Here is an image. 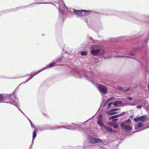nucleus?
I'll return each instance as SVG.
<instances>
[{"label": "nucleus", "mask_w": 149, "mask_h": 149, "mask_svg": "<svg viewBox=\"0 0 149 149\" xmlns=\"http://www.w3.org/2000/svg\"><path fill=\"white\" fill-rule=\"evenodd\" d=\"M92 50L91 53L95 56H98L99 53L101 51H103L104 49L102 45H96L91 46Z\"/></svg>", "instance_id": "1"}, {"label": "nucleus", "mask_w": 149, "mask_h": 149, "mask_svg": "<svg viewBox=\"0 0 149 149\" xmlns=\"http://www.w3.org/2000/svg\"><path fill=\"white\" fill-rule=\"evenodd\" d=\"M79 125L77 124H75L74 123L72 124L71 125H67V126L68 127H66L65 126H62L59 127H52L49 128L47 129H50L52 130H55L57 129L58 128H64L68 130H74L77 129V127L79 126Z\"/></svg>", "instance_id": "2"}, {"label": "nucleus", "mask_w": 149, "mask_h": 149, "mask_svg": "<svg viewBox=\"0 0 149 149\" xmlns=\"http://www.w3.org/2000/svg\"><path fill=\"white\" fill-rule=\"evenodd\" d=\"M95 75V74L93 72L92 73V75L91 76H88L86 74L83 73H81L80 72H76V73L74 74V76L79 78H81L82 77H86L88 78H89L92 82L94 81V80L95 79V77H94L93 76Z\"/></svg>", "instance_id": "3"}, {"label": "nucleus", "mask_w": 149, "mask_h": 149, "mask_svg": "<svg viewBox=\"0 0 149 149\" xmlns=\"http://www.w3.org/2000/svg\"><path fill=\"white\" fill-rule=\"evenodd\" d=\"M131 124V121L130 119H128L124 122L121 123L120 124V126L122 128L125 129L127 130H130L132 128V127L130 126Z\"/></svg>", "instance_id": "4"}, {"label": "nucleus", "mask_w": 149, "mask_h": 149, "mask_svg": "<svg viewBox=\"0 0 149 149\" xmlns=\"http://www.w3.org/2000/svg\"><path fill=\"white\" fill-rule=\"evenodd\" d=\"M3 96L4 97H3V100L6 101V103H9L10 104L15 105L16 106V105H15V104H17L18 103V102L16 101H14L10 97V95L3 94Z\"/></svg>", "instance_id": "5"}, {"label": "nucleus", "mask_w": 149, "mask_h": 149, "mask_svg": "<svg viewBox=\"0 0 149 149\" xmlns=\"http://www.w3.org/2000/svg\"><path fill=\"white\" fill-rule=\"evenodd\" d=\"M97 88L102 94H106L107 93L108 89L106 86L100 84L98 85Z\"/></svg>", "instance_id": "6"}, {"label": "nucleus", "mask_w": 149, "mask_h": 149, "mask_svg": "<svg viewBox=\"0 0 149 149\" xmlns=\"http://www.w3.org/2000/svg\"><path fill=\"white\" fill-rule=\"evenodd\" d=\"M88 141L89 143H102L103 141V140L97 138H96L95 137H90L88 139Z\"/></svg>", "instance_id": "7"}, {"label": "nucleus", "mask_w": 149, "mask_h": 149, "mask_svg": "<svg viewBox=\"0 0 149 149\" xmlns=\"http://www.w3.org/2000/svg\"><path fill=\"white\" fill-rule=\"evenodd\" d=\"M103 120L102 117V115H99L98 118L97 120V124L100 126L101 129L103 130L104 126V124L103 123Z\"/></svg>", "instance_id": "8"}, {"label": "nucleus", "mask_w": 149, "mask_h": 149, "mask_svg": "<svg viewBox=\"0 0 149 149\" xmlns=\"http://www.w3.org/2000/svg\"><path fill=\"white\" fill-rule=\"evenodd\" d=\"M59 12L60 13L63 14V10L65 9H67V7L65 6L64 2H62L61 4L59 5Z\"/></svg>", "instance_id": "9"}, {"label": "nucleus", "mask_w": 149, "mask_h": 149, "mask_svg": "<svg viewBox=\"0 0 149 149\" xmlns=\"http://www.w3.org/2000/svg\"><path fill=\"white\" fill-rule=\"evenodd\" d=\"M81 10H75L73 9H70V12L72 14H75L76 15L79 16H81Z\"/></svg>", "instance_id": "10"}, {"label": "nucleus", "mask_w": 149, "mask_h": 149, "mask_svg": "<svg viewBox=\"0 0 149 149\" xmlns=\"http://www.w3.org/2000/svg\"><path fill=\"white\" fill-rule=\"evenodd\" d=\"M41 72V71L40 70H39V71H38L37 72H34V73H33L31 74H30V77H29V78H28L27 79V81H26L25 82H23L22 83L24 84V83L27 82L28 81H29L30 79H32L33 77L35 76L36 75L38 74V73L40 72Z\"/></svg>", "instance_id": "11"}, {"label": "nucleus", "mask_w": 149, "mask_h": 149, "mask_svg": "<svg viewBox=\"0 0 149 149\" xmlns=\"http://www.w3.org/2000/svg\"><path fill=\"white\" fill-rule=\"evenodd\" d=\"M55 62L52 63H50L49 65H47L46 67L43 68L42 69H40L41 71L44 70H45L48 68L52 67L55 65Z\"/></svg>", "instance_id": "12"}, {"label": "nucleus", "mask_w": 149, "mask_h": 149, "mask_svg": "<svg viewBox=\"0 0 149 149\" xmlns=\"http://www.w3.org/2000/svg\"><path fill=\"white\" fill-rule=\"evenodd\" d=\"M124 113V112H123V113H120L118 115H115L114 116H112L111 117H110L109 118V119H113L115 118L118 117L119 116H122L123 115V114Z\"/></svg>", "instance_id": "13"}, {"label": "nucleus", "mask_w": 149, "mask_h": 149, "mask_svg": "<svg viewBox=\"0 0 149 149\" xmlns=\"http://www.w3.org/2000/svg\"><path fill=\"white\" fill-rule=\"evenodd\" d=\"M146 118L145 116H143L139 117V120L144 122L146 121Z\"/></svg>", "instance_id": "14"}, {"label": "nucleus", "mask_w": 149, "mask_h": 149, "mask_svg": "<svg viewBox=\"0 0 149 149\" xmlns=\"http://www.w3.org/2000/svg\"><path fill=\"white\" fill-rule=\"evenodd\" d=\"M122 103V102L121 101H117L114 102L113 103V104L115 107L116 106L120 104H121Z\"/></svg>", "instance_id": "15"}, {"label": "nucleus", "mask_w": 149, "mask_h": 149, "mask_svg": "<svg viewBox=\"0 0 149 149\" xmlns=\"http://www.w3.org/2000/svg\"><path fill=\"white\" fill-rule=\"evenodd\" d=\"M36 129H35V130H34V131L33 132V140H32V144L33 142L34 139L35 138L36 136Z\"/></svg>", "instance_id": "16"}, {"label": "nucleus", "mask_w": 149, "mask_h": 149, "mask_svg": "<svg viewBox=\"0 0 149 149\" xmlns=\"http://www.w3.org/2000/svg\"><path fill=\"white\" fill-rule=\"evenodd\" d=\"M105 128L107 131L111 132H113V130L109 127H107L106 126H104L103 128Z\"/></svg>", "instance_id": "17"}, {"label": "nucleus", "mask_w": 149, "mask_h": 149, "mask_svg": "<svg viewBox=\"0 0 149 149\" xmlns=\"http://www.w3.org/2000/svg\"><path fill=\"white\" fill-rule=\"evenodd\" d=\"M85 16H87L90 15L91 13L90 11L88 10H85Z\"/></svg>", "instance_id": "18"}, {"label": "nucleus", "mask_w": 149, "mask_h": 149, "mask_svg": "<svg viewBox=\"0 0 149 149\" xmlns=\"http://www.w3.org/2000/svg\"><path fill=\"white\" fill-rule=\"evenodd\" d=\"M81 54L82 56H86L87 54V52L86 51H83L81 52Z\"/></svg>", "instance_id": "19"}, {"label": "nucleus", "mask_w": 149, "mask_h": 149, "mask_svg": "<svg viewBox=\"0 0 149 149\" xmlns=\"http://www.w3.org/2000/svg\"><path fill=\"white\" fill-rule=\"evenodd\" d=\"M81 16H85V10H81Z\"/></svg>", "instance_id": "20"}, {"label": "nucleus", "mask_w": 149, "mask_h": 149, "mask_svg": "<svg viewBox=\"0 0 149 149\" xmlns=\"http://www.w3.org/2000/svg\"><path fill=\"white\" fill-rule=\"evenodd\" d=\"M110 102L109 99H107L106 101L104 103V105L106 106L107 104L108 103Z\"/></svg>", "instance_id": "21"}, {"label": "nucleus", "mask_w": 149, "mask_h": 149, "mask_svg": "<svg viewBox=\"0 0 149 149\" xmlns=\"http://www.w3.org/2000/svg\"><path fill=\"white\" fill-rule=\"evenodd\" d=\"M143 106V105H138L136 106V108L138 109H140Z\"/></svg>", "instance_id": "22"}, {"label": "nucleus", "mask_w": 149, "mask_h": 149, "mask_svg": "<svg viewBox=\"0 0 149 149\" xmlns=\"http://www.w3.org/2000/svg\"><path fill=\"white\" fill-rule=\"evenodd\" d=\"M143 126V124L141 123H139L138 125V127H142Z\"/></svg>", "instance_id": "23"}, {"label": "nucleus", "mask_w": 149, "mask_h": 149, "mask_svg": "<svg viewBox=\"0 0 149 149\" xmlns=\"http://www.w3.org/2000/svg\"><path fill=\"white\" fill-rule=\"evenodd\" d=\"M3 95L0 94V100H3Z\"/></svg>", "instance_id": "24"}, {"label": "nucleus", "mask_w": 149, "mask_h": 149, "mask_svg": "<svg viewBox=\"0 0 149 149\" xmlns=\"http://www.w3.org/2000/svg\"><path fill=\"white\" fill-rule=\"evenodd\" d=\"M134 120L136 122L138 121V120H139V117L138 118H136L134 119Z\"/></svg>", "instance_id": "25"}, {"label": "nucleus", "mask_w": 149, "mask_h": 149, "mask_svg": "<svg viewBox=\"0 0 149 149\" xmlns=\"http://www.w3.org/2000/svg\"><path fill=\"white\" fill-rule=\"evenodd\" d=\"M112 104H113V102H111L110 103H109V104H108V109H109L110 108V105Z\"/></svg>", "instance_id": "26"}, {"label": "nucleus", "mask_w": 149, "mask_h": 149, "mask_svg": "<svg viewBox=\"0 0 149 149\" xmlns=\"http://www.w3.org/2000/svg\"><path fill=\"white\" fill-rule=\"evenodd\" d=\"M118 125H114L113 126V127L116 128H118Z\"/></svg>", "instance_id": "27"}, {"label": "nucleus", "mask_w": 149, "mask_h": 149, "mask_svg": "<svg viewBox=\"0 0 149 149\" xmlns=\"http://www.w3.org/2000/svg\"><path fill=\"white\" fill-rule=\"evenodd\" d=\"M114 97H111V98H109V99H109L110 100V101H111V100H113L114 99Z\"/></svg>", "instance_id": "28"}, {"label": "nucleus", "mask_w": 149, "mask_h": 149, "mask_svg": "<svg viewBox=\"0 0 149 149\" xmlns=\"http://www.w3.org/2000/svg\"><path fill=\"white\" fill-rule=\"evenodd\" d=\"M118 109H113L111 111H114L118 110Z\"/></svg>", "instance_id": "29"}, {"label": "nucleus", "mask_w": 149, "mask_h": 149, "mask_svg": "<svg viewBox=\"0 0 149 149\" xmlns=\"http://www.w3.org/2000/svg\"><path fill=\"white\" fill-rule=\"evenodd\" d=\"M31 127L32 128H35L34 127V126L33 124V123H32V122H31Z\"/></svg>", "instance_id": "30"}, {"label": "nucleus", "mask_w": 149, "mask_h": 149, "mask_svg": "<svg viewBox=\"0 0 149 149\" xmlns=\"http://www.w3.org/2000/svg\"><path fill=\"white\" fill-rule=\"evenodd\" d=\"M31 127L32 128H35L34 127V126L33 124V123H32V122H31Z\"/></svg>", "instance_id": "31"}, {"label": "nucleus", "mask_w": 149, "mask_h": 149, "mask_svg": "<svg viewBox=\"0 0 149 149\" xmlns=\"http://www.w3.org/2000/svg\"><path fill=\"white\" fill-rule=\"evenodd\" d=\"M31 127L32 128H35L34 127V126L33 124V123H32V122H31Z\"/></svg>", "instance_id": "32"}, {"label": "nucleus", "mask_w": 149, "mask_h": 149, "mask_svg": "<svg viewBox=\"0 0 149 149\" xmlns=\"http://www.w3.org/2000/svg\"><path fill=\"white\" fill-rule=\"evenodd\" d=\"M136 105V104H134L133 103H131L129 105L130 106H135Z\"/></svg>", "instance_id": "33"}, {"label": "nucleus", "mask_w": 149, "mask_h": 149, "mask_svg": "<svg viewBox=\"0 0 149 149\" xmlns=\"http://www.w3.org/2000/svg\"><path fill=\"white\" fill-rule=\"evenodd\" d=\"M112 123L111 122H109L108 123V125L110 126H112Z\"/></svg>", "instance_id": "34"}, {"label": "nucleus", "mask_w": 149, "mask_h": 149, "mask_svg": "<svg viewBox=\"0 0 149 149\" xmlns=\"http://www.w3.org/2000/svg\"><path fill=\"white\" fill-rule=\"evenodd\" d=\"M127 98L130 100H132V98L130 97H129Z\"/></svg>", "instance_id": "35"}, {"label": "nucleus", "mask_w": 149, "mask_h": 149, "mask_svg": "<svg viewBox=\"0 0 149 149\" xmlns=\"http://www.w3.org/2000/svg\"><path fill=\"white\" fill-rule=\"evenodd\" d=\"M118 57H128V58H130V57H128V56H118Z\"/></svg>", "instance_id": "36"}, {"label": "nucleus", "mask_w": 149, "mask_h": 149, "mask_svg": "<svg viewBox=\"0 0 149 149\" xmlns=\"http://www.w3.org/2000/svg\"><path fill=\"white\" fill-rule=\"evenodd\" d=\"M16 107H17L18 108V109H19V110L22 112V113L24 115V113L23 112L21 111L20 110V109H19V108L17 106H16Z\"/></svg>", "instance_id": "37"}, {"label": "nucleus", "mask_w": 149, "mask_h": 149, "mask_svg": "<svg viewBox=\"0 0 149 149\" xmlns=\"http://www.w3.org/2000/svg\"><path fill=\"white\" fill-rule=\"evenodd\" d=\"M113 132H111L115 133L116 132L115 131H114L113 130Z\"/></svg>", "instance_id": "38"}, {"label": "nucleus", "mask_w": 149, "mask_h": 149, "mask_svg": "<svg viewBox=\"0 0 149 149\" xmlns=\"http://www.w3.org/2000/svg\"><path fill=\"white\" fill-rule=\"evenodd\" d=\"M118 89H120V90L121 89V87H120H120H118Z\"/></svg>", "instance_id": "39"}, {"label": "nucleus", "mask_w": 149, "mask_h": 149, "mask_svg": "<svg viewBox=\"0 0 149 149\" xmlns=\"http://www.w3.org/2000/svg\"><path fill=\"white\" fill-rule=\"evenodd\" d=\"M43 3V4H44V3Z\"/></svg>", "instance_id": "40"}, {"label": "nucleus", "mask_w": 149, "mask_h": 149, "mask_svg": "<svg viewBox=\"0 0 149 149\" xmlns=\"http://www.w3.org/2000/svg\"><path fill=\"white\" fill-rule=\"evenodd\" d=\"M134 53H131V54L130 55H131V56H134Z\"/></svg>", "instance_id": "41"}, {"label": "nucleus", "mask_w": 149, "mask_h": 149, "mask_svg": "<svg viewBox=\"0 0 149 149\" xmlns=\"http://www.w3.org/2000/svg\"><path fill=\"white\" fill-rule=\"evenodd\" d=\"M148 90H149V82H148Z\"/></svg>", "instance_id": "42"}, {"label": "nucleus", "mask_w": 149, "mask_h": 149, "mask_svg": "<svg viewBox=\"0 0 149 149\" xmlns=\"http://www.w3.org/2000/svg\"><path fill=\"white\" fill-rule=\"evenodd\" d=\"M115 113L116 112H113V113H111V114L112 115V114H115Z\"/></svg>", "instance_id": "43"}, {"label": "nucleus", "mask_w": 149, "mask_h": 149, "mask_svg": "<svg viewBox=\"0 0 149 149\" xmlns=\"http://www.w3.org/2000/svg\"><path fill=\"white\" fill-rule=\"evenodd\" d=\"M30 122L31 123V122H32L29 119Z\"/></svg>", "instance_id": "44"}, {"label": "nucleus", "mask_w": 149, "mask_h": 149, "mask_svg": "<svg viewBox=\"0 0 149 149\" xmlns=\"http://www.w3.org/2000/svg\"><path fill=\"white\" fill-rule=\"evenodd\" d=\"M30 122L31 123V122H32L29 119Z\"/></svg>", "instance_id": "45"}, {"label": "nucleus", "mask_w": 149, "mask_h": 149, "mask_svg": "<svg viewBox=\"0 0 149 149\" xmlns=\"http://www.w3.org/2000/svg\"><path fill=\"white\" fill-rule=\"evenodd\" d=\"M117 119H114V120H117Z\"/></svg>", "instance_id": "46"}, {"label": "nucleus", "mask_w": 149, "mask_h": 149, "mask_svg": "<svg viewBox=\"0 0 149 149\" xmlns=\"http://www.w3.org/2000/svg\"><path fill=\"white\" fill-rule=\"evenodd\" d=\"M146 102H145V104H144V105H146Z\"/></svg>", "instance_id": "47"}, {"label": "nucleus", "mask_w": 149, "mask_h": 149, "mask_svg": "<svg viewBox=\"0 0 149 149\" xmlns=\"http://www.w3.org/2000/svg\"><path fill=\"white\" fill-rule=\"evenodd\" d=\"M148 127H146V128H148Z\"/></svg>", "instance_id": "48"}]
</instances>
